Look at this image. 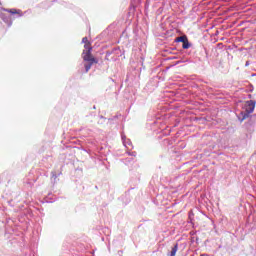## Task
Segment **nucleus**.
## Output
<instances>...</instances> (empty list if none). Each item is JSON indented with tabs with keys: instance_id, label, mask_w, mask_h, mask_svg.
<instances>
[{
	"instance_id": "nucleus-1",
	"label": "nucleus",
	"mask_w": 256,
	"mask_h": 256,
	"mask_svg": "<svg viewBox=\"0 0 256 256\" xmlns=\"http://www.w3.org/2000/svg\"><path fill=\"white\" fill-rule=\"evenodd\" d=\"M82 59L88 64H84L86 73H89L91 70V67H93V64L99 63V60L93 57V54L91 52H85V50L82 53Z\"/></svg>"
},
{
	"instance_id": "nucleus-2",
	"label": "nucleus",
	"mask_w": 256,
	"mask_h": 256,
	"mask_svg": "<svg viewBox=\"0 0 256 256\" xmlns=\"http://www.w3.org/2000/svg\"><path fill=\"white\" fill-rule=\"evenodd\" d=\"M255 105H256V102L253 100H249L245 103L244 109L247 115H250V113H253V111H255Z\"/></svg>"
},
{
	"instance_id": "nucleus-3",
	"label": "nucleus",
	"mask_w": 256,
	"mask_h": 256,
	"mask_svg": "<svg viewBox=\"0 0 256 256\" xmlns=\"http://www.w3.org/2000/svg\"><path fill=\"white\" fill-rule=\"evenodd\" d=\"M6 13H10L11 15H18V17H23V11L17 9H4Z\"/></svg>"
},
{
	"instance_id": "nucleus-4",
	"label": "nucleus",
	"mask_w": 256,
	"mask_h": 256,
	"mask_svg": "<svg viewBox=\"0 0 256 256\" xmlns=\"http://www.w3.org/2000/svg\"><path fill=\"white\" fill-rule=\"evenodd\" d=\"M179 249V245L178 244H175V246L172 248L171 250V253H170V256H175L177 255V251Z\"/></svg>"
},
{
	"instance_id": "nucleus-5",
	"label": "nucleus",
	"mask_w": 256,
	"mask_h": 256,
	"mask_svg": "<svg viewBox=\"0 0 256 256\" xmlns=\"http://www.w3.org/2000/svg\"><path fill=\"white\" fill-rule=\"evenodd\" d=\"M187 39H188V38H187V36H185V35H184V36H180V37H177V38H176V42H177V43H184L185 41H187Z\"/></svg>"
},
{
	"instance_id": "nucleus-6",
	"label": "nucleus",
	"mask_w": 256,
	"mask_h": 256,
	"mask_svg": "<svg viewBox=\"0 0 256 256\" xmlns=\"http://www.w3.org/2000/svg\"><path fill=\"white\" fill-rule=\"evenodd\" d=\"M84 49L86 50V52L93 51V47H91V42L84 44Z\"/></svg>"
},
{
	"instance_id": "nucleus-7",
	"label": "nucleus",
	"mask_w": 256,
	"mask_h": 256,
	"mask_svg": "<svg viewBox=\"0 0 256 256\" xmlns=\"http://www.w3.org/2000/svg\"><path fill=\"white\" fill-rule=\"evenodd\" d=\"M191 47V44L189 43V39H187L185 42L182 44L183 49H189Z\"/></svg>"
},
{
	"instance_id": "nucleus-8",
	"label": "nucleus",
	"mask_w": 256,
	"mask_h": 256,
	"mask_svg": "<svg viewBox=\"0 0 256 256\" xmlns=\"http://www.w3.org/2000/svg\"><path fill=\"white\" fill-rule=\"evenodd\" d=\"M82 43H84V45H87V43H90V42H89V39L87 37H84L82 39Z\"/></svg>"
}]
</instances>
